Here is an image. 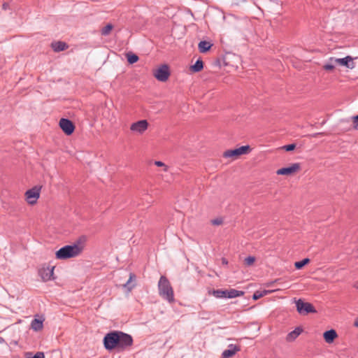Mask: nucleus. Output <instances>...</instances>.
<instances>
[{
    "mask_svg": "<svg viewBox=\"0 0 358 358\" xmlns=\"http://www.w3.org/2000/svg\"><path fill=\"white\" fill-rule=\"evenodd\" d=\"M133 338L131 335L120 331H112L106 334L103 339L106 350L111 351L116 349L122 352L133 345Z\"/></svg>",
    "mask_w": 358,
    "mask_h": 358,
    "instance_id": "f257e3e1",
    "label": "nucleus"
},
{
    "mask_svg": "<svg viewBox=\"0 0 358 358\" xmlns=\"http://www.w3.org/2000/svg\"><path fill=\"white\" fill-rule=\"evenodd\" d=\"M158 291L159 296L169 303L174 302V292L168 278L162 275L158 282Z\"/></svg>",
    "mask_w": 358,
    "mask_h": 358,
    "instance_id": "f03ea898",
    "label": "nucleus"
},
{
    "mask_svg": "<svg viewBox=\"0 0 358 358\" xmlns=\"http://www.w3.org/2000/svg\"><path fill=\"white\" fill-rule=\"evenodd\" d=\"M80 254V248L77 245H67L61 248L55 253L57 259H67L76 257Z\"/></svg>",
    "mask_w": 358,
    "mask_h": 358,
    "instance_id": "7ed1b4c3",
    "label": "nucleus"
},
{
    "mask_svg": "<svg viewBox=\"0 0 358 358\" xmlns=\"http://www.w3.org/2000/svg\"><path fill=\"white\" fill-rule=\"evenodd\" d=\"M208 294L214 296L217 299H234L244 294L243 291L235 289H210Z\"/></svg>",
    "mask_w": 358,
    "mask_h": 358,
    "instance_id": "20e7f679",
    "label": "nucleus"
},
{
    "mask_svg": "<svg viewBox=\"0 0 358 358\" xmlns=\"http://www.w3.org/2000/svg\"><path fill=\"white\" fill-rule=\"evenodd\" d=\"M295 303L296 310L301 315H306L309 313H317L316 309L310 303L306 302L301 299H299L298 300L295 299Z\"/></svg>",
    "mask_w": 358,
    "mask_h": 358,
    "instance_id": "39448f33",
    "label": "nucleus"
},
{
    "mask_svg": "<svg viewBox=\"0 0 358 358\" xmlns=\"http://www.w3.org/2000/svg\"><path fill=\"white\" fill-rule=\"evenodd\" d=\"M250 151V145H243L236 149L226 150L223 154V157L225 158H237L242 155L248 154Z\"/></svg>",
    "mask_w": 358,
    "mask_h": 358,
    "instance_id": "423d86ee",
    "label": "nucleus"
},
{
    "mask_svg": "<svg viewBox=\"0 0 358 358\" xmlns=\"http://www.w3.org/2000/svg\"><path fill=\"white\" fill-rule=\"evenodd\" d=\"M153 74L159 81L165 82L169 79L170 76L169 67L166 64H163L156 69Z\"/></svg>",
    "mask_w": 358,
    "mask_h": 358,
    "instance_id": "0eeeda50",
    "label": "nucleus"
},
{
    "mask_svg": "<svg viewBox=\"0 0 358 358\" xmlns=\"http://www.w3.org/2000/svg\"><path fill=\"white\" fill-rule=\"evenodd\" d=\"M40 191L41 187L35 186L25 192L26 200L29 204L34 205L36 203L40 196Z\"/></svg>",
    "mask_w": 358,
    "mask_h": 358,
    "instance_id": "6e6552de",
    "label": "nucleus"
},
{
    "mask_svg": "<svg viewBox=\"0 0 358 358\" xmlns=\"http://www.w3.org/2000/svg\"><path fill=\"white\" fill-rule=\"evenodd\" d=\"M59 127L62 131L68 136L72 134L75 129V126L72 121L66 118H62L60 120Z\"/></svg>",
    "mask_w": 358,
    "mask_h": 358,
    "instance_id": "1a4fd4ad",
    "label": "nucleus"
},
{
    "mask_svg": "<svg viewBox=\"0 0 358 358\" xmlns=\"http://www.w3.org/2000/svg\"><path fill=\"white\" fill-rule=\"evenodd\" d=\"M148 127V122L146 120H141L131 124L130 129L132 131L138 132L139 134L143 133Z\"/></svg>",
    "mask_w": 358,
    "mask_h": 358,
    "instance_id": "9d476101",
    "label": "nucleus"
},
{
    "mask_svg": "<svg viewBox=\"0 0 358 358\" xmlns=\"http://www.w3.org/2000/svg\"><path fill=\"white\" fill-rule=\"evenodd\" d=\"M300 169V165L298 163L292 164L290 166L283 167L277 171L278 175H291Z\"/></svg>",
    "mask_w": 358,
    "mask_h": 358,
    "instance_id": "9b49d317",
    "label": "nucleus"
},
{
    "mask_svg": "<svg viewBox=\"0 0 358 358\" xmlns=\"http://www.w3.org/2000/svg\"><path fill=\"white\" fill-rule=\"evenodd\" d=\"M240 350V348L236 345L230 344L227 350L222 353V358H230L233 357L237 352Z\"/></svg>",
    "mask_w": 358,
    "mask_h": 358,
    "instance_id": "f8f14e48",
    "label": "nucleus"
},
{
    "mask_svg": "<svg viewBox=\"0 0 358 358\" xmlns=\"http://www.w3.org/2000/svg\"><path fill=\"white\" fill-rule=\"evenodd\" d=\"M55 267H47L41 269L39 274L44 282L50 280L54 273Z\"/></svg>",
    "mask_w": 358,
    "mask_h": 358,
    "instance_id": "ddd939ff",
    "label": "nucleus"
},
{
    "mask_svg": "<svg viewBox=\"0 0 358 358\" xmlns=\"http://www.w3.org/2000/svg\"><path fill=\"white\" fill-rule=\"evenodd\" d=\"M352 60L353 58L351 56H346L343 58L336 59L335 62H337V64L346 66L349 69H353L355 65Z\"/></svg>",
    "mask_w": 358,
    "mask_h": 358,
    "instance_id": "4468645a",
    "label": "nucleus"
},
{
    "mask_svg": "<svg viewBox=\"0 0 358 358\" xmlns=\"http://www.w3.org/2000/svg\"><path fill=\"white\" fill-rule=\"evenodd\" d=\"M68 47V45L63 41H55L51 43V48L56 52L65 50Z\"/></svg>",
    "mask_w": 358,
    "mask_h": 358,
    "instance_id": "2eb2a0df",
    "label": "nucleus"
},
{
    "mask_svg": "<svg viewBox=\"0 0 358 358\" xmlns=\"http://www.w3.org/2000/svg\"><path fill=\"white\" fill-rule=\"evenodd\" d=\"M337 336V333L334 329L326 331L323 334V337L327 343H331Z\"/></svg>",
    "mask_w": 358,
    "mask_h": 358,
    "instance_id": "dca6fc26",
    "label": "nucleus"
},
{
    "mask_svg": "<svg viewBox=\"0 0 358 358\" xmlns=\"http://www.w3.org/2000/svg\"><path fill=\"white\" fill-rule=\"evenodd\" d=\"M44 318L37 319L34 318L31 322V329L34 331H39L43 328Z\"/></svg>",
    "mask_w": 358,
    "mask_h": 358,
    "instance_id": "f3484780",
    "label": "nucleus"
},
{
    "mask_svg": "<svg viewBox=\"0 0 358 358\" xmlns=\"http://www.w3.org/2000/svg\"><path fill=\"white\" fill-rule=\"evenodd\" d=\"M303 329L301 327H296L294 330L289 332L286 337V340L288 342L294 341L302 332Z\"/></svg>",
    "mask_w": 358,
    "mask_h": 358,
    "instance_id": "a211bd4d",
    "label": "nucleus"
},
{
    "mask_svg": "<svg viewBox=\"0 0 358 358\" xmlns=\"http://www.w3.org/2000/svg\"><path fill=\"white\" fill-rule=\"evenodd\" d=\"M213 44L206 41H201L198 45L199 50L201 52L204 53L208 51L212 47Z\"/></svg>",
    "mask_w": 358,
    "mask_h": 358,
    "instance_id": "6ab92c4d",
    "label": "nucleus"
},
{
    "mask_svg": "<svg viewBox=\"0 0 358 358\" xmlns=\"http://www.w3.org/2000/svg\"><path fill=\"white\" fill-rule=\"evenodd\" d=\"M203 68V62L201 59H199L196 61L194 65L191 66L190 69L193 72H199Z\"/></svg>",
    "mask_w": 358,
    "mask_h": 358,
    "instance_id": "aec40b11",
    "label": "nucleus"
},
{
    "mask_svg": "<svg viewBox=\"0 0 358 358\" xmlns=\"http://www.w3.org/2000/svg\"><path fill=\"white\" fill-rule=\"evenodd\" d=\"M86 241H87V236H81L76 241V242L72 245H77L78 248H80V253H81L84 248V245Z\"/></svg>",
    "mask_w": 358,
    "mask_h": 358,
    "instance_id": "412c9836",
    "label": "nucleus"
},
{
    "mask_svg": "<svg viewBox=\"0 0 358 358\" xmlns=\"http://www.w3.org/2000/svg\"><path fill=\"white\" fill-rule=\"evenodd\" d=\"M335 61V58L331 57L327 62V63L324 65V69L326 71H332L333 69H334L336 65H337V62H336Z\"/></svg>",
    "mask_w": 358,
    "mask_h": 358,
    "instance_id": "4be33fe9",
    "label": "nucleus"
},
{
    "mask_svg": "<svg viewBox=\"0 0 358 358\" xmlns=\"http://www.w3.org/2000/svg\"><path fill=\"white\" fill-rule=\"evenodd\" d=\"M127 62L129 64H133L136 63V62H138L139 58L136 54H134L132 52H129L127 54Z\"/></svg>",
    "mask_w": 358,
    "mask_h": 358,
    "instance_id": "5701e85b",
    "label": "nucleus"
},
{
    "mask_svg": "<svg viewBox=\"0 0 358 358\" xmlns=\"http://www.w3.org/2000/svg\"><path fill=\"white\" fill-rule=\"evenodd\" d=\"M310 262V259L305 258L301 261L296 262L294 263V266L296 269H301L304 266L308 264Z\"/></svg>",
    "mask_w": 358,
    "mask_h": 358,
    "instance_id": "b1692460",
    "label": "nucleus"
},
{
    "mask_svg": "<svg viewBox=\"0 0 358 358\" xmlns=\"http://www.w3.org/2000/svg\"><path fill=\"white\" fill-rule=\"evenodd\" d=\"M112 29L113 25L111 24H108L101 29V34L103 36H108Z\"/></svg>",
    "mask_w": 358,
    "mask_h": 358,
    "instance_id": "393cba45",
    "label": "nucleus"
},
{
    "mask_svg": "<svg viewBox=\"0 0 358 358\" xmlns=\"http://www.w3.org/2000/svg\"><path fill=\"white\" fill-rule=\"evenodd\" d=\"M255 261V257L248 256L245 259V264L248 266L252 265Z\"/></svg>",
    "mask_w": 358,
    "mask_h": 358,
    "instance_id": "a878e982",
    "label": "nucleus"
},
{
    "mask_svg": "<svg viewBox=\"0 0 358 358\" xmlns=\"http://www.w3.org/2000/svg\"><path fill=\"white\" fill-rule=\"evenodd\" d=\"M353 128L358 130V115L352 117Z\"/></svg>",
    "mask_w": 358,
    "mask_h": 358,
    "instance_id": "bb28decb",
    "label": "nucleus"
},
{
    "mask_svg": "<svg viewBox=\"0 0 358 358\" xmlns=\"http://www.w3.org/2000/svg\"><path fill=\"white\" fill-rule=\"evenodd\" d=\"M295 148L296 145L294 143L288 144L283 146V149L285 150L286 151H292L295 149Z\"/></svg>",
    "mask_w": 358,
    "mask_h": 358,
    "instance_id": "cd10ccee",
    "label": "nucleus"
},
{
    "mask_svg": "<svg viewBox=\"0 0 358 358\" xmlns=\"http://www.w3.org/2000/svg\"><path fill=\"white\" fill-rule=\"evenodd\" d=\"M26 358H45V355L43 352H37L34 356Z\"/></svg>",
    "mask_w": 358,
    "mask_h": 358,
    "instance_id": "c85d7f7f",
    "label": "nucleus"
},
{
    "mask_svg": "<svg viewBox=\"0 0 358 358\" xmlns=\"http://www.w3.org/2000/svg\"><path fill=\"white\" fill-rule=\"evenodd\" d=\"M263 297V294L262 293H260V291H256L253 295H252V299L254 300H258L259 299Z\"/></svg>",
    "mask_w": 358,
    "mask_h": 358,
    "instance_id": "c756f323",
    "label": "nucleus"
},
{
    "mask_svg": "<svg viewBox=\"0 0 358 358\" xmlns=\"http://www.w3.org/2000/svg\"><path fill=\"white\" fill-rule=\"evenodd\" d=\"M211 223L213 225H220L222 223V220L221 218H217L211 220Z\"/></svg>",
    "mask_w": 358,
    "mask_h": 358,
    "instance_id": "7c9ffc66",
    "label": "nucleus"
},
{
    "mask_svg": "<svg viewBox=\"0 0 358 358\" xmlns=\"http://www.w3.org/2000/svg\"><path fill=\"white\" fill-rule=\"evenodd\" d=\"M133 278H135V275L134 274H132V273H130V277H129V279L127 280V282L124 285V287H128L129 289L131 288V287H129V283L131 282V280H132Z\"/></svg>",
    "mask_w": 358,
    "mask_h": 358,
    "instance_id": "2f4dec72",
    "label": "nucleus"
},
{
    "mask_svg": "<svg viewBox=\"0 0 358 358\" xmlns=\"http://www.w3.org/2000/svg\"><path fill=\"white\" fill-rule=\"evenodd\" d=\"M155 164L157 166H165V171H166V165L164 164V163H163L161 161H155Z\"/></svg>",
    "mask_w": 358,
    "mask_h": 358,
    "instance_id": "473e14b6",
    "label": "nucleus"
},
{
    "mask_svg": "<svg viewBox=\"0 0 358 358\" xmlns=\"http://www.w3.org/2000/svg\"><path fill=\"white\" fill-rule=\"evenodd\" d=\"M271 291L270 290H263V291H260V293H262L263 294V296H266V294H268V293H271Z\"/></svg>",
    "mask_w": 358,
    "mask_h": 358,
    "instance_id": "72a5a7b5",
    "label": "nucleus"
},
{
    "mask_svg": "<svg viewBox=\"0 0 358 358\" xmlns=\"http://www.w3.org/2000/svg\"><path fill=\"white\" fill-rule=\"evenodd\" d=\"M222 262L223 264H225V265L228 264V261L225 258L222 259Z\"/></svg>",
    "mask_w": 358,
    "mask_h": 358,
    "instance_id": "f704fd0d",
    "label": "nucleus"
},
{
    "mask_svg": "<svg viewBox=\"0 0 358 358\" xmlns=\"http://www.w3.org/2000/svg\"><path fill=\"white\" fill-rule=\"evenodd\" d=\"M354 326L358 327V317L355 320Z\"/></svg>",
    "mask_w": 358,
    "mask_h": 358,
    "instance_id": "c9c22d12",
    "label": "nucleus"
},
{
    "mask_svg": "<svg viewBox=\"0 0 358 358\" xmlns=\"http://www.w3.org/2000/svg\"><path fill=\"white\" fill-rule=\"evenodd\" d=\"M8 3H4L3 4V9H5V10H6V9H7V8H8Z\"/></svg>",
    "mask_w": 358,
    "mask_h": 358,
    "instance_id": "e433bc0d",
    "label": "nucleus"
},
{
    "mask_svg": "<svg viewBox=\"0 0 358 358\" xmlns=\"http://www.w3.org/2000/svg\"><path fill=\"white\" fill-rule=\"evenodd\" d=\"M5 343L4 338L0 336V343Z\"/></svg>",
    "mask_w": 358,
    "mask_h": 358,
    "instance_id": "4c0bfd02",
    "label": "nucleus"
},
{
    "mask_svg": "<svg viewBox=\"0 0 358 358\" xmlns=\"http://www.w3.org/2000/svg\"><path fill=\"white\" fill-rule=\"evenodd\" d=\"M355 287L357 288L358 289V285H355Z\"/></svg>",
    "mask_w": 358,
    "mask_h": 358,
    "instance_id": "58836bf2",
    "label": "nucleus"
}]
</instances>
